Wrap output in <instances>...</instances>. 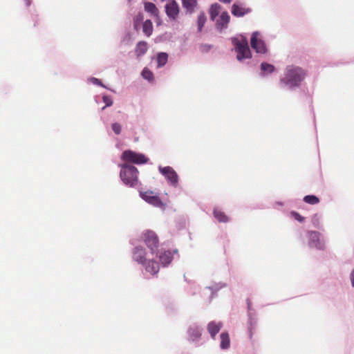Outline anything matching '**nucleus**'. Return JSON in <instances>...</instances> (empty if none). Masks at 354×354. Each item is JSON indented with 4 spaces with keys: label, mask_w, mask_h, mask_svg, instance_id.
<instances>
[{
    "label": "nucleus",
    "mask_w": 354,
    "mask_h": 354,
    "mask_svg": "<svg viewBox=\"0 0 354 354\" xmlns=\"http://www.w3.org/2000/svg\"><path fill=\"white\" fill-rule=\"evenodd\" d=\"M231 40L234 46V50L237 54L236 59L239 62H242L245 59H250L251 57V52L248 46V41L245 37H242L241 39L232 37Z\"/></svg>",
    "instance_id": "7ed1b4c3"
},
{
    "label": "nucleus",
    "mask_w": 354,
    "mask_h": 354,
    "mask_svg": "<svg viewBox=\"0 0 354 354\" xmlns=\"http://www.w3.org/2000/svg\"><path fill=\"white\" fill-rule=\"evenodd\" d=\"M305 77L306 72L301 67L288 66L284 76L280 80V86L285 89L292 90L301 85Z\"/></svg>",
    "instance_id": "f257e3e1"
},
{
    "label": "nucleus",
    "mask_w": 354,
    "mask_h": 354,
    "mask_svg": "<svg viewBox=\"0 0 354 354\" xmlns=\"http://www.w3.org/2000/svg\"><path fill=\"white\" fill-rule=\"evenodd\" d=\"M158 169L171 185L174 187L178 185V176L172 167L169 166L159 167Z\"/></svg>",
    "instance_id": "6e6552de"
},
{
    "label": "nucleus",
    "mask_w": 354,
    "mask_h": 354,
    "mask_svg": "<svg viewBox=\"0 0 354 354\" xmlns=\"http://www.w3.org/2000/svg\"><path fill=\"white\" fill-rule=\"evenodd\" d=\"M223 327V324L221 322H216L214 321L210 322L207 326V331L210 334V336L212 339H215L216 334L220 331L221 328Z\"/></svg>",
    "instance_id": "dca6fc26"
},
{
    "label": "nucleus",
    "mask_w": 354,
    "mask_h": 354,
    "mask_svg": "<svg viewBox=\"0 0 354 354\" xmlns=\"http://www.w3.org/2000/svg\"><path fill=\"white\" fill-rule=\"evenodd\" d=\"M103 102L105 103V106L102 107V109H104L107 106H110L113 104L112 99L109 96H104Z\"/></svg>",
    "instance_id": "7c9ffc66"
},
{
    "label": "nucleus",
    "mask_w": 354,
    "mask_h": 354,
    "mask_svg": "<svg viewBox=\"0 0 354 354\" xmlns=\"http://www.w3.org/2000/svg\"><path fill=\"white\" fill-rule=\"evenodd\" d=\"M121 158L125 162L138 165L144 164L148 161V158L144 154L136 153L131 150L124 151Z\"/></svg>",
    "instance_id": "39448f33"
},
{
    "label": "nucleus",
    "mask_w": 354,
    "mask_h": 354,
    "mask_svg": "<svg viewBox=\"0 0 354 354\" xmlns=\"http://www.w3.org/2000/svg\"><path fill=\"white\" fill-rule=\"evenodd\" d=\"M26 4L27 6H29L30 5V0H25Z\"/></svg>",
    "instance_id": "58836bf2"
},
{
    "label": "nucleus",
    "mask_w": 354,
    "mask_h": 354,
    "mask_svg": "<svg viewBox=\"0 0 354 354\" xmlns=\"http://www.w3.org/2000/svg\"><path fill=\"white\" fill-rule=\"evenodd\" d=\"M181 3L187 15H192L198 8L197 0H181Z\"/></svg>",
    "instance_id": "2eb2a0df"
},
{
    "label": "nucleus",
    "mask_w": 354,
    "mask_h": 354,
    "mask_svg": "<svg viewBox=\"0 0 354 354\" xmlns=\"http://www.w3.org/2000/svg\"><path fill=\"white\" fill-rule=\"evenodd\" d=\"M147 43L145 41H139L136 47L135 53L137 57H141L144 55L147 51Z\"/></svg>",
    "instance_id": "aec40b11"
},
{
    "label": "nucleus",
    "mask_w": 354,
    "mask_h": 354,
    "mask_svg": "<svg viewBox=\"0 0 354 354\" xmlns=\"http://www.w3.org/2000/svg\"><path fill=\"white\" fill-rule=\"evenodd\" d=\"M218 1L221 3H223L225 4H229L232 2V0H218Z\"/></svg>",
    "instance_id": "4c0bfd02"
},
{
    "label": "nucleus",
    "mask_w": 354,
    "mask_h": 354,
    "mask_svg": "<svg viewBox=\"0 0 354 354\" xmlns=\"http://www.w3.org/2000/svg\"><path fill=\"white\" fill-rule=\"evenodd\" d=\"M221 10V6L217 3L211 5L209 12L212 21H215Z\"/></svg>",
    "instance_id": "f3484780"
},
{
    "label": "nucleus",
    "mask_w": 354,
    "mask_h": 354,
    "mask_svg": "<svg viewBox=\"0 0 354 354\" xmlns=\"http://www.w3.org/2000/svg\"><path fill=\"white\" fill-rule=\"evenodd\" d=\"M131 0H129V1H131Z\"/></svg>",
    "instance_id": "ea45409f"
},
{
    "label": "nucleus",
    "mask_w": 354,
    "mask_h": 354,
    "mask_svg": "<svg viewBox=\"0 0 354 354\" xmlns=\"http://www.w3.org/2000/svg\"><path fill=\"white\" fill-rule=\"evenodd\" d=\"M215 21L216 29L219 32H222L224 30H226L228 28V24L230 21V16L227 11H223L221 12L219 17Z\"/></svg>",
    "instance_id": "f8f14e48"
},
{
    "label": "nucleus",
    "mask_w": 354,
    "mask_h": 354,
    "mask_svg": "<svg viewBox=\"0 0 354 354\" xmlns=\"http://www.w3.org/2000/svg\"><path fill=\"white\" fill-rule=\"evenodd\" d=\"M274 66L270 64L263 62L261 64V75L262 76L272 73L274 71Z\"/></svg>",
    "instance_id": "412c9836"
},
{
    "label": "nucleus",
    "mask_w": 354,
    "mask_h": 354,
    "mask_svg": "<svg viewBox=\"0 0 354 354\" xmlns=\"http://www.w3.org/2000/svg\"><path fill=\"white\" fill-rule=\"evenodd\" d=\"M309 246L314 247L319 250H324L325 244L321 239V234L316 231H310L309 233Z\"/></svg>",
    "instance_id": "9d476101"
},
{
    "label": "nucleus",
    "mask_w": 354,
    "mask_h": 354,
    "mask_svg": "<svg viewBox=\"0 0 354 354\" xmlns=\"http://www.w3.org/2000/svg\"><path fill=\"white\" fill-rule=\"evenodd\" d=\"M304 201L310 205H316L319 203V199L315 195H307L304 196Z\"/></svg>",
    "instance_id": "c85d7f7f"
},
{
    "label": "nucleus",
    "mask_w": 354,
    "mask_h": 354,
    "mask_svg": "<svg viewBox=\"0 0 354 354\" xmlns=\"http://www.w3.org/2000/svg\"><path fill=\"white\" fill-rule=\"evenodd\" d=\"M132 257L135 261L141 265L148 259L147 258L145 250L141 246H137L133 248Z\"/></svg>",
    "instance_id": "ddd939ff"
},
{
    "label": "nucleus",
    "mask_w": 354,
    "mask_h": 354,
    "mask_svg": "<svg viewBox=\"0 0 354 354\" xmlns=\"http://www.w3.org/2000/svg\"><path fill=\"white\" fill-rule=\"evenodd\" d=\"M142 239L150 250L151 254H154L159 247V240L156 234L153 231L147 230L142 234Z\"/></svg>",
    "instance_id": "20e7f679"
},
{
    "label": "nucleus",
    "mask_w": 354,
    "mask_h": 354,
    "mask_svg": "<svg viewBox=\"0 0 354 354\" xmlns=\"http://www.w3.org/2000/svg\"><path fill=\"white\" fill-rule=\"evenodd\" d=\"M112 129L116 134H120L121 132V126L118 123H113L112 124Z\"/></svg>",
    "instance_id": "473e14b6"
},
{
    "label": "nucleus",
    "mask_w": 354,
    "mask_h": 354,
    "mask_svg": "<svg viewBox=\"0 0 354 354\" xmlns=\"http://www.w3.org/2000/svg\"><path fill=\"white\" fill-rule=\"evenodd\" d=\"M350 277H351L352 286L354 287V269L351 271Z\"/></svg>",
    "instance_id": "e433bc0d"
},
{
    "label": "nucleus",
    "mask_w": 354,
    "mask_h": 354,
    "mask_svg": "<svg viewBox=\"0 0 354 354\" xmlns=\"http://www.w3.org/2000/svg\"><path fill=\"white\" fill-rule=\"evenodd\" d=\"M142 77L147 80L149 82H153L154 81V76L153 73L147 68H145L141 73Z\"/></svg>",
    "instance_id": "bb28decb"
},
{
    "label": "nucleus",
    "mask_w": 354,
    "mask_h": 354,
    "mask_svg": "<svg viewBox=\"0 0 354 354\" xmlns=\"http://www.w3.org/2000/svg\"><path fill=\"white\" fill-rule=\"evenodd\" d=\"M290 214L295 219H296L299 222L302 223L304 221V218L302 216H301L298 212L292 211L290 212Z\"/></svg>",
    "instance_id": "c756f323"
},
{
    "label": "nucleus",
    "mask_w": 354,
    "mask_h": 354,
    "mask_svg": "<svg viewBox=\"0 0 354 354\" xmlns=\"http://www.w3.org/2000/svg\"><path fill=\"white\" fill-rule=\"evenodd\" d=\"M159 259L160 263L165 266L171 262L173 256L170 251H164L160 254Z\"/></svg>",
    "instance_id": "6ab92c4d"
},
{
    "label": "nucleus",
    "mask_w": 354,
    "mask_h": 354,
    "mask_svg": "<svg viewBox=\"0 0 354 354\" xmlns=\"http://www.w3.org/2000/svg\"><path fill=\"white\" fill-rule=\"evenodd\" d=\"M142 31L147 37H149L152 34L153 25L151 20L147 19L143 23Z\"/></svg>",
    "instance_id": "b1692460"
},
{
    "label": "nucleus",
    "mask_w": 354,
    "mask_h": 354,
    "mask_svg": "<svg viewBox=\"0 0 354 354\" xmlns=\"http://www.w3.org/2000/svg\"><path fill=\"white\" fill-rule=\"evenodd\" d=\"M214 216L218 222L226 223L228 221L227 216L219 209H214L213 212Z\"/></svg>",
    "instance_id": "4be33fe9"
},
{
    "label": "nucleus",
    "mask_w": 354,
    "mask_h": 354,
    "mask_svg": "<svg viewBox=\"0 0 354 354\" xmlns=\"http://www.w3.org/2000/svg\"><path fill=\"white\" fill-rule=\"evenodd\" d=\"M168 59V55L166 53H159L157 55V62H158V68H162L164 66Z\"/></svg>",
    "instance_id": "5701e85b"
},
{
    "label": "nucleus",
    "mask_w": 354,
    "mask_h": 354,
    "mask_svg": "<svg viewBox=\"0 0 354 354\" xmlns=\"http://www.w3.org/2000/svg\"><path fill=\"white\" fill-rule=\"evenodd\" d=\"M140 195L145 201L154 206L162 207L165 205L159 196L157 194H155V193L152 191L145 192L141 193Z\"/></svg>",
    "instance_id": "9b49d317"
},
{
    "label": "nucleus",
    "mask_w": 354,
    "mask_h": 354,
    "mask_svg": "<svg viewBox=\"0 0 354 354\" xmlns=\"http://www.w3.org/2000/svg\"><path fill=\"white\" fill-rule=\"evenodd\" d=\"M138 171L136 167L127 164L121 165L120 176L126 185L136 186L138 181Z\"/></svg>",
    "instance_id": "f03ea898"
},
{
    "label": "nucleus",
    "mask_w": 354,
    "mask_h": 354,
    "mask_svg": "<svg viewBox=\"0 0 354 354\" xmlns=\"http://www.w3.org/2000/svg\"><path fill=\"white\" fill-rule=\"evenodd\" d=\"M254 329V325L252 324V321L250 322V326H249V337L250 339H252L253 337V330Z\"/></svg>",
    "instance_id": "f704fd0d"
},
{
    "label": "nucleus",
    "mask_w": 354,
    "mask_h": 354,
    "mask_svg": "<svg viewBox=\"0 0 354 354\" xmlns=\"http://www.w3.org/2000/svg\"><path fill=\"white\" fill-rule=\"evenodd\" d=\"M212 48V45L209 44H202L200 49L202 52H208Z\"/></svg>",
    "instance_id": "c9c22d12"
},
{
    "label": "nucleus",
    "mask_w": 354,
    "mask_h": 354,
    "mask_svg": "<svg viewBox=\"0 0 354 354\" xmlns=\"http://www.w3.org/2000/svg\"><path fill=\"white\" fill-rule=\"evenodd\" d=\"M142 266L145 268L146 272L150 273L152 275L156 274L160 270L158 263L153 259H147Z\"/></svg>",
    "instance_id": "4468645a"
},
{
    "label": "nucleus",
    "mask_w": 354,
    "mask_h": 354,
    "mask_svg": "<svg viewBox=\"0 0 354 354\" xmlns=\"http://www.w3.org/2000/svg\"><path fill=\"white\" fill-rule=\"evenodd\" d=\"M145 11L151 13L153 16L158 15V10L156 8V5L151 2H147L145 3Z\"/></svg>",
    "instance_id": "393cba45"
},
{
    "label": "nucleus",
    "mask_w": 354,
    "mask_h": 354,
    "mask_svg": "<svg viewBox=\"0 0 354 354\" xmlns=\"http://www.w3.org/2000/svg\"><path fill=\"white\" fill-rule=\"evenodd\" d=\"M252 8L246 7L242 2L237 1L232 4L231 7V13L236 17H243L252 12Z\"/></svg>",
    "instance_id": "1a4fd4ad"
},
{
    "label": "nucleus",
    "mask_w": 354,
    "mask_h": 354,
    "mask_svg": "<svg viewBox=\"0 0 354 354\" xmlns=\"http://www.w3.org/2000/svg\"><path fill=\"white\" fill-rule=\"evenodd\" d=\"M259 37V32H253L250 38V45L257 53L265 54L267 52V48L265 42Z\"/></svg>",
    "instance_id": "423d86ee"
},
{
    "label": "nucleus",
    "mask_w": 354,
    "mask_h": 354,
    "mask_svg": "<svg viewBox=\"0 0 354 354\" xmlns=\"http://www.w3.org/2000/svg\"><path fill=\"white\" fill-rule=\"evenodd\" d=\"M88 82L93 84L104 86V85L102 84L100 80L95 78V77H91L88 79Z\"/></svg>",
    "instance_id": "2f4dec72"
},
{
    "label": "nucleus",
    "mask_w": 354,
    "mask_h": 354,
    "mask_svg": "<svg viewBox=\"0 0 354 354\" xmlns=\"http://www.w3.org/2000/svg\"><path fill=\"white\" fill-rule=\"evenodd\" d=\"M165 10L171 21H176L180 13V7L176 0H168L165 6Z\"/></svg>",
    "instance_id": "0eeeda50"
},
{
    "label": "nucleus",
    "mask_w": 354,
    "mask_h": 354,
    "mask_svg": "<svg viewBox=\"0 0 354 354\" xmlns=\"http://www.w3.org/2000/svg\"><path fill=\"white\" fill-rule=\"evenodd\" d=\"M142 20V17L139 15L134 19V28L138 29L140 22Z\"/></svg>",
    "instance_id": "72a5a7b5"
},
{
    "label": "nucleus",
    "mask_w": 354,
    "mask_h": 354,
    "mask_svg": "<svg viewBox=\"0 0 354 354\" xmlns=\"http://www.w3.org/2000/svg\"><path fill=\"white\" fill-rule=\"evenodd\" d=\"M221 344L220 347L221 349L225 350L230 346V339L228 333L223 332L220 335Z\"/></svg>",
    "instance_id": "a211bd4d"
},
{
    "label": "nucleus",
    "mask_w": 354,
    "mask_h": 354,
    "mask_svg": "<svg viewBox=\"0 0 354 354\" xmlns=\"http://www.w3.org/2000/svg\"><path fill=\"white\" fill-rule=\"evenodd\" d=\"M206 21H207V17H206L205 12H201L199 14V15L198 16V19H197V26H198V32L202 31Z\"/></svg>",
    "instance_id": "a878e982"
},
{
    "label": "nucleus",
    "mask_w": 354,
    "mask_h": 354,
    "mask_svg": "<svg viewBox=\"0 0 354 354\" xmlns=\"http://www.w3.org/2000/svg\"><path fill=\"white\" fill-rule=\"evenodd\" d=\"M189 334L191 339L194 341L201 337V330L198 327L194 326V327H191L189 329Z\"/></svg>",
    "instance_id": "cd10ccee"
}]
</instances>
